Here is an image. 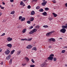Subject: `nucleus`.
<instances>
[{
    "label": "nucleus",
    "instance_id": "nucleus-52",
    "mask_svg": "<svg viewBox=\"0 0 67 67\" xmlns=\"http://www.w3.org/2000/svg\"><path fill=\"white\" fill-rule=\"evenodd\" d=\"M3 22H5V20L4 19L3 20Z\"/></svg>",
    "mask_w": 67,
    "mask_h": 67
},
{
    "label": "nucleus",
    "instance_id": "nucleus-13",
    "mask_svg": "<svg viewBox=\"0 0 67 67\" xmlns=\"http://www.w3.org/2000/svg\"><path fill=\"white\" fill-rule=\"evenodd\" d=\"M42 14H43V15L44 16H45V15H47V13L45 12H44L43 13H42Z\"/></svg>",
    "mask_w": 67,
    "mask_h": 67
},
{
    "label": "nucleus",
    "instance_id": "nucleus-7",
    "mask_svg": "<svg viewBox=\"0 0 67 67\" xmlns=\"http://www.w3.org/2000/svg\"><path fill=\"white\" fill-rule=\"evenodd\" d=\"M46 3H47V1H46L42 3L41 4L43 6H45Z\"/></svg>",
    "mask_w": 67,
    "mask_h": 67
},
{
    "label": "nucleus",
    "instance_id": "nucleus-41",
    "mask_svg": "<svg viewBox=\"0 0 67 67\" xmlns=\"http://www.w3.org/2000/svg\"><path fill=\"white\" fill-rule=\"evenodd\" d=\"M50 56H54V54L52 53L51 54H50Z\"/></svg>",
    "mask_w": 67,
    "mask_h": 67
},
{
    "label": "nucleus",
    "instance_id": "nucleus-33",
    "mask_svg": "<svg viewBox=\"0 0 67 67\" xmlns=\"http://www.w3.org/2000/svg\"><path fill=\"white\" fill-rule=\"evenodd\" d=\"M26 65V63H23L22 64V65L23 66H25Z\"/></svg>",
    "mask_w": 67,
    "mask_h": 67
},
{
    "label": "nucleus",
    "instance_id": "nucleus-39",
    "mask_svg": "<svg viewBox=\"0 0 67 67\" xmlns=\"http://www.w3.org/2000/svg\"><path fill=\"white\" fill-rule=\"evenodd\" d=\"M40 8V7L37 6V7H36V9H39Z\"/></svg>",
    "mask_w": 67,
    "mask_h": 67
},
{
    "label": "nucleus",
    "instance_id": "nucleus-5",
    "mask_svg": "<svg viewBox=\"0 0 67 67\" xmlns=\"http://www.w3.org/2000/svg\"><path fill=\"white\" fill-rule=\"evenodd\" d=\"M11 57V54H9L7 57L6 59L7 60L9 59H10Z\"/></svg>",
    "mask_w": 67,
    "mask_h": 67
},
{
    "label": "nucleus",
    "instance_id": "nucleus-21",
    "mask_svg": "<svg viewBox=\"0 0 67 67\" xmlns=\"http://www.w3.org/2000/svg\"><path fill=\"white\" fill-rule=\"evenodd\" d=\"M43 10H43L42 8H41L39 9V11H40V12H43Z\"/></svg>",
    "mask_w": 67,
    "mask_h": 67
},
{
    "label": "nucleus",
    "instance_id": "nucleus-63",
    "mask_svg": "<svg viewBox=\"0 0 67 67\" xmlns=\"http://www.w3.org/2000/svg\"><path fill=\"white\" fill-rule=\"evenodd\" d=\"M60 40H62V39H63V38H60Z\"/></svg>",
    "mask_w": 67,
    "mask_h": 67
},
{
    "label": "nucleus",
    "instance_id": "nucleus-14",
    "mask_svg": "<svg viewBox=\"0 0 67 67\" xmlns=\"http://www.w3.org/2000/svg\"><path fill=\"white\" fill-rule=\"evenodd\" d=\"M35 14V12L34 11H32L31 13V15H34Z\"/></svg>",
    "mask_w": 67,
    "mask_h": 67
},
{
    "label": "nucleus",
    "instance_id": "nucleus-42",
    "mask_svg": "<svg viewBox=\"0 0 67 67\" xmlns=\"http://www.w3.org/2000/svg\"><path fill=\"white\" fill-rule=\"evenodd\" d=\"M37 0H32V2H37Z\"/></svg>",
    "mask_w": 67,
    "mask_h": 67
},
{
    "label": "nucleus",
    "instance_id": "nucleus-50",
    "mask_svg": "<svg viewBox=\"0 0 67 67\" xmlns=\"http://www.w3.org/2000/svg\"><path fill=\"white\" fill-rule=\"evenodd\" d=\"M24 41H27V39L25 38V39H24Z\"/></svg>",
    "mask_w": 67,
    "mask_h": 67
},
{
    "label": "nucleus",
    "instance_id": "nucleus-57",
    "mask_svg": "<svg viewBox=\"0 0 67 67\" xmlns=\"http://www.w3.org/2000/svg\"><path fill=\"white\" fill-rule=\"evenodd\" d=\"M2 14L1 13H0V16H1Z\"/></svg>",
    "mask_w": 67,
    "mask_h": 67
},
{
    "label": "nucleus",
    "instance_id": "nucleus-26",
    "mask_svg": "<svg viewBox=\"0 0 67 67\" xmlns=\"http://www.w3.org/2000/svg\"><path fill=\"white\" fill-rule=\"evenodd\" d=\"M15 12V11H12L11 12V13H10V14H13Z\"/></svg>",
    "mask_w": 67,
    "mask_h": 67
},
{
    "label": "nucleus",
    "instance_id": "nucleus-4",
    "mask_svg": "<svg viewBox=\"0 0 67 67\" xmlns=\"http://www.w3.org/2000/svg\"><path fill=\"white\" fill-rule=\"evenodd\" d=\"M7 41H8V42H10V41H12V38L9 37L7 38Z\"/></svg>",
    "mask_w": 67,
    "mask_h": 67
},
{
    "label": "nucleus",
    "instance_id": "nucleus-38",
    "mask_svg": "<svg viewBox=\"0 0 67 67\" xmlns=\"http://www.w3.org/2000/svg\"><path fill=\"white\" fill-rule=\"evenodd\" d=\"M27 23L28 24H30L31 23V21H27Z\"/></svg>",
    "mask_w": 67,
    "mask_h": 67
},
{
    "label": "nucleus",
    "instance_id": "nucleus-48",
    "mask_svg": "<svg viewBox=\"0 0 67 67\" xmlns=\"http://www.w3.org/2000/svg\"><path fill=\"white\" fill-rule=\"evenodd\" d=\"M11 2H13L14 1V0H10Z\"/></svg>",
    "mask_w": 67,
    "mask_h": 67
},
{
    "label": "nucleus",
    "instance_id": "nucleus-37",
    "mask_svg": "<svg viewBox=\"0 0 67 67\" xmlns=\"http://www.w3.org/2000/svg\"><path fill=\"white\" fill-rule=\"evenodd\" d=\"M4 63V62L3 61H2V62H1L0 63L1 65H3V64Z\"/></svg>",
    "mask_w": 67,
    "mask_h": 67
},
{
    "label": "nucleus",
    "instance_id": "nucleus-16",
    "mask_svg": "<svg viewBox=\"0 0 67 67\" xmlns=\"http://www.w3.org/2000/svg\"><path fill=\"white\" fill-rule=\"evenodd\" d=\"M15 52V50H13V51H12L10 52V54H11V55H12L13 54V53H14V52Z\"/></svg>",
    "mask_w": 67,
    "mask_h": 67
},
{
    "label": "nucleus",
    "instance_id": "nucleus-11",
    "mask_svg": "<svg viewBox=\"0 0 67 67\" xmlns=\"http://www.w3.org/2000/svg\"><path fill=\"white\" fill-rule=\"evenodd\" d=\"M7 46L9 47V48H11L12 46V44H9L7 45Z\"/></svg>",
    "mask_w": 67,
    "mask_h": 67
},
{
    "label": "nucleus",
    "instance_id": "nucleus-28",
    "mask_svg": "<svg viewBox=\"0 0 67 67\" xmlns=\"http://www.w3.org/2000/svg\"><path fill=\"white\" fill-rule=\"evenodd\" d=\"M25 58L27 61H29V58L27 57H25Z\"/></svg>",
    "mask_w": 67,
    "mask_h": 67
},
{
    "label": "nucleus",
    "instance_id": "nucleus-32",
    "mask_svg": "<svg viewBox=\"0 0 67 67\" xmlns=\"http://www.w3.org/2000/svg\"><path fill=\"white\" fill-rule=\"evenodd\" d=\"M40 27V26L39 25H37L36 27V29H39V28Z\"/></svg>",
    "mask_w": 67,
    "mask_h": 67
},
{
    "label": "nucleus",
    "instance_id": "nucleus-9",
    "mask_svg": "<svg viewBox=\"0 0 67 67\" xmlns=\"http://www.w3.org/2000/svg\"><path fill=\"white\" fill-rule=\"evenodd\" d=\"M53 57H49L48 58V59L49 60H53Z\"/></svg>",
    "mask_w": 67,
    "mask_h": 67
},
{
    "label": "nucleus",
    "instance_id": "nucleus-44",
    "mask_svg": "<svg viewBox=\"0 0 67 67\" xmlns=\"http://www.w3.org/2000/svg\"><path fill=\"white\" fill-rule=\"evenodd\" d=\"M22 18V16H20L19 17V20H21V18Z\"/></svg>",
    "mask_w": 67,
    "mask_h": 67
},
{
    "label": "nucleus",
    "instance_id": "nucleus-19",
    "mask_svg": "<svg viewBox=\"0 0 67 67\" xmlns=\"http://www.w3.org/2000/svg\"><path fill=\"white\" fill-rule=\"evenodd\" d=\"M53 14L54 15V17H56V16H57V15L55 14L54 13H53Z\"/></svg>",
    "mask_w": 67,
    "mask_h": 67
},
{
    "label": "nucleus",
    "instance_id": "nucleus-30",
    "mask_svg": "<svg viewBox=\"0 0 67 67\" xmlns=\"http://www.w3.org/2000/svg\"><path fill=\"white\" fill-rule=\"evenodd\" d=\"M43 27L45 28H47V27H48V26L47 25H44L43 26Z\"/></svg>",
    "mask_w": 67,
    "mask_h": 67
},
{
    "label": "nucleus",
    "instance_id": "nucleus-31",
    "mask_svg": "<svg viewBox=\"0 0 67 67\" xmlns=\"http://www.w3.org/2000/svg\"><path fill=\"white\" fill-rule=\"evenodd\" d=\"M65 52H66V51L65 50H63L62 51V53H65Z\"/></svg>",
    "mask_w": 67,
    "mask_h": 67
},
{
    "label": "nucleus",
    "instance_id": "nucleus-23",
    "mask_svg": "<svg viewBox=\"0 0 67 67\" xmlns=\"http://www.w3.org/2000/svg\"><path fill=\"white\" fill-rule=\"evenodd\" d=\"M24 4V3H23V2H22V1H21V2H20V5H23V4Z\"/></svg>",
    "mask_w": 67,
    "mask_h": 67
},
{
    "label": "nucleus",
    "instance_id": "nucleus-47",
    "mask_svg": "<svg viewBox=\"0 0 67 67\" xmlns=\"http://www.w3.org/2000/svg\"><path fill=\"white\" fill-rule=\"evenodd\" d=\"M4 35H5V33H4L3 34H2V35H1V36H4Z\"/></svg>",
    "mask_w": 67,
    "mask_h": 67
},
{
    "label": "nucleus",
    "instance_id": "nucleus-29",
    "mask_svg": "<svg viewBox=\"0 0 67 67\" xmlns=\"http://www.w3.org/2000/svg\"><path fill=\"white\" fill-rule=\"evenodd\" d=\"M20 53H21V51H18L17 52V54H18V55H20Z\"/></svg>",
    "mask_w": 67,
    "mask_h": 67
},
{
    "label": "nucleus",
    "instance_id": "nucleus-60",
    "mask_svg": "<svg viewBox=\"0 0 67 67\" xmlns=\"http://www.w3.org/2000/svg\"><path fill=\"white\" fill-rule=\"evenodd\" d=\"M48 47H49V48H51V46H49Z\"/></svg>",
    "mask_w": 67,
    "mask_h": 67
},
{
    "label": "nucleus",
    "instance_id": "nucleus-24",
    "mask_svg": "<svg viewBox=\"0 0 67 67\" xmlns=\"http://www.w3.org/2000/svg\"><path fill=\"white\" fill-rule=\"evenodd\" d=\"M25 18H22L21 19V21L22 22V21H25Z\"/></svg>",
    "mask_w": 67,
    "mask_h": 67
},
{
    "label": "nucleus",
    "instance_id": "nucleus-40",
    "mask_svg": "<svg viewBox=\"0 0 67 67\" xmlns=\"http://www.w3.org/2000/svg\"><path fill=\"white\" fill-rule=\"evenodd\" d=\"M27 8H28L29 9H30L31 7V6L30 5H29L27 7Z\"/></svg>",
    "mask_w": 67,
    "mask_h": 67
},
{
    "label": "nucleus",
    "instance_id": "nucleus-22",
    "mask_svg": "<svg viewBox=\"0 0 67 67\" xmlns=\"http://www.w3.org/2000/svg\"><path fill=\"white\" fill-rule=\"evenodd\" d=\"M32 49L33 50H34L35 51H36V50H37V49H36V47H35L33 48Z\"/></svg>",
    "mask_w": 67,
    "mask_h": 67
},
{
    "label": "nucleus",
    "instance_id": "nucleus-58",
    "mask_svg": "<svg viewBox=\"0 0 67 67\" xmlns=\"http://www.w3.org/2000/svg\"><path fill=\"white\" fill-rule=\"evenodd\" d=\"M21 41H24V39H21Z\"/></svg>",
    "mask_w": 67,
    "mask_h": 67
},
{
    "label": "nucleus",
    "instance_id": "nucleus-3",
    "mask_svg": "<svg viewBox=\"0 0 67 67\" xmlns=\"http://www.w3.org/2000/svg\"><path fill=\"white\" fill-rule=\"evenodd\" d=\"M66 29L63 28L60 30V32H62V33H65V32H66Z\"/></svg>",
    "mask_w": 67,
    "mask_h": 67
},
{
    "label": "nucleus",
    "instance_id": "nucleus-36",
    "mask_svg": "<svg viewBox=\"0 0 67 67\" xmlns=\"http://www.w3.org/2000/svg\"><path fill=\"white\" fill-rule=\"evenodd\" d=\"M34 66H35V65L33 64L31 65H30V67H34Z\"/></svg>",
    "mask_w": 67,
    "mask_h": 67
},
{
    "label": "nucleus",
    "instance_id": "nucleus-15",
    "mask_svg": "<svg viewBox=\"0 0 67 67\" xmlns=\"http://www.w3.org/2000/svg\"><path fill=\"white\" fill-rule=\"evenodd\" d=\"M37 31V29H34L32 30L33 33H35V32H36V31Z\"/></svg>",
    "mask_w": 67,
    "mask_h": 67
},
{
    "label": "nucleus",
    "instance_id": "nucleus-6",
    "mask_svg": "<svg viewBox=\"0 0 67 67\" xmlns=\"http://www.w3.org/2000/svg\"><path fill=\"white\" fill-rule=\"evenodd\" d=\"M62 27L63 29H67V24H66L65 26L62 25Z\"/></svg>",
    "mask_w": 67,
    "mask_h": 67
},
{
    "label": "nucleus",
    "instance_id": "nucleus-8",
    "mask_svg": "<svg viewBox=\"0 0 67 67\" xmlns=\"http://www.w3.org/2000/svg\"><path fill=\"white\" fill-rule=\"evenodd\" d=\"M10 51L9 50H7L6 51H5V53L7 55H8L10 53Z\"/></svg>",
    "mask_w": 67,
    "mask_h": 67
},
{
    "label": "nucleus",
    "instance_id": "nucleus-61",
    "mask_svg": "<svg viewBox=\"0 0 67 67\" xmlns=\"http://www.w3.org/2000/svg\"><path fill=\"white\" fill-rule=\"evenodd\" d=\"M42 1L43 2H45V0H42Z\"/></svg>",
    "mask_w": 67,
    "mask_h": 67
},
{
    "label": "nucleus",
    "instance_id": "nucleus-46",
    "mask_svg": "<svg viewBox=\"0 0 67 67\" xmlns=\"http://www.w3.org/2000/svg\"><path fill=\"white\" fill-rule=\"evenodd\" d=\"M65 7H66V8H67V3L65 4Z\"/></svg>",
    "mask_w": 67,
    "mask_h": 67
},
{
    "label": "nucleus",
    "instance_id": "nucleus-35",
    "mask_svg": "<svg viewBox=\"0 0 67 67\" xmlns=\"http://www.w3.org/2000/svg\"><path fill=\"white\" fill-rule=\"evenodd\" d=\"M52 2H53V3H55L56 2V1H55V0H52Z\"/></svg>",
    "mask_w": 67,
    "mask_h": 67
},
{
    "label": "nucleus",
    "instance_id": "nucleus-45",
    "mask_svg": "<svg viewBox=\"0 0 67 67\" xmlns=\"http://www.w3.org/2000/svg\"><path fill=\"white\" fill-rule=\"evenodd\" d=\"M31 61L32 63H35V62H34V60H33V59H32Z\"/></svg>",
    "mask_w": 67,
    "mask_h": 67
},
{
    "label": "nucleus",
    "instance_id": "nucleus-59",
    "mask_svg": "<svg viewBox=\"0 0 67 67\" xmlns=\"http://www.w3.org/2000/svg\"><path fill=\"white\" fill-rule=\"evenodd\" d=\"M65 67H67V65L66 64H65Z\"/></svg>",
    "mask_w": 67,
    "mask_h": 67
},
{
    "label": "nucleus",
    "instance_id": "nucleus-49",
    "mask_svg": "<svg viewBox=\"0 0 67 67\" xmlns=\"http://www.w3.org/2000/svg\"><path fill=\"white\" fill-rule=\"evenodd\" d=\"M49 20H52L53 19V18H49Z\"/></svg>",
    "mask_w": 67,
    "mask_h": 67
},
{
    "label": "nucleus",
    "instance_id": "nucleus-17",
    "mask_svg": "<svg viewBox=\"0 0 67 67\" xmlns=\"http://www.w3.org/2000/svg\"><path fill=\"white\" fill-rule=\"evenodd\" d=\"M26 31V29H24L22 31L23 33H24Z\"/></svg>",
    "mask_w": 67,
    "mask_h": 67
},
{
    "label": "nucleus",
    "instance_id": "nucleus-56",
    "mask_svg": "<svg viewBox=\"0 0 67 67\" xmlns=\"http://www.w3.org/2000/svg\"><path fill=\"white\" fill-rule=\"evenodd\" d=\"M63 48H67V47L65 46L63 47Z\"/></svg>",
    "mask_w": 67,
    "mask_h": 67
},
{
    "label": "nucleus",
    "instance_id": "nucleus-54",
    "mask_svg": "<svg viewBox=\"0 0 67 67\" xmlns=\"http://www.w3.org/2000/svg\"><path fill=\"white\" fill-rule=\"evenodd\" d=\"M2 52V49H0V53Z\"/></svg>",
    "mask_w": 67,
    "mask_h": 67
},
{
    "label": "nucleus",
    "instance_id": "nucleus-20",
    "mask_svg": "<svg viewBox=\"0 0 67 67\" xmlns=\"http://www.w3.org/2000/svg\"><path fill=\"white\" fill-rule=\"evenodd\" d=\"M33 33H34L33 32V31L32 30V31H31L30 32H29V34H33Z\"/></svg>",
    "mask_w": 67,
    "mask_h": 67
},
{
    "label": "nucleus",
    "instance_id": "nucleus-62",
    "mask_svg": "<svg viewBox=\"0 0 67 67\" xmlns=\"http://www.w3.org/2000/svg\"><path fill=\"white\" fill-rule=\"evenodd\" d=\"M27 0H23V1H26Z\"/></svg>",
    "mask_w": 67,
    "mask_h": 67
},
{
    "label": "nucleus",
    "instance_id": "nucleus-55",
    "mask_svg": "<svg viewBox=\"0 0 67 67\" xmlns=\"http://www.w3.org/2000/svg\"><path fill=\"white\" fill-rule=\"evenodd\" d=\"M4 8V7H1V9H3Z\"/></svg>",
    "mask_w": 67,
    "mask_h": 67
},
{
    "label": "nucleus",
    "instance_id": "nucleus-53",
    "mask_svg": "<svg viewBox=\"0 0 67 67\" xmlns=\"http://www.w3.org/2000/svg\"><path fill=\"white\" fill-rule=\"evenodd\" d=\"M32 40V39H28L27 40V41H31Z\"/></svg>",
    "mask_w": 67,
    "mask_h": 67
},
{
    "label": "nucleus",
    "instance_id": "nucleus-2",
    "mask_svg": "<svg viewBox=\"0 0 67 67\" xmlns=\"http://www.w3.org/2000/svg\"><path fill=\"white\" fill-rule=\"evenodd\" d=\"M47 65V64L45 62H44V63L42 64L41 66L42 67H46Z\"/></svg>",
    "mask_w": 67,
    "mask_h": 67
},
{
    "label": "nucleus",
    "instance_id": "nucleus-25",
    "mask_svg": "<svg viewBox=\"0 0 67 67\" xmlns=\"http://www.w3.org/2000/svg\"><path fill=\"white\" fill-rule=\"evenodd\" d=\"M10 61L9 62V64H12V59H10Z\"/></svg>",
    "mask_w": 67,
    "mask_h": 67
},
{
    "label": "nucleus",
    "instance_id": "nucleus-1",
    "mask_svg": "<svg viewBox=\"0 0 67 67\" xmlns=\"http://www.w3.org/2000/svg\"><path fill=\"white\" fill-rule=\"evenodd\" d=\"M55 31H51L50 32H48L47 34H46V36H48V37H49L52 35V34L54 33Z\"/></svg>",
    "mask_w": 67,
    "mask_h": 67
},
{
    "label": "nucleus",
    "instance_id": "nucleus-12",
    "mask_svg": "<svg viewBox=\"0 0 67 67\" xmlns=\"http://www.w3.org/2000/svg\"><path fill=\"white\" fill-rule=\"evenodd\" d=\"M31 47H32V46L30 45H29L28 46L26 47V48H29V49L31 48Z\"/></svg>",
    "mask_w": 67,
    "mask_h": 67
},
{
    "label": "nucleus",
    "instance_id": "nucleus-18",
    "mask_svg": "<svg viewBox=\"0 0 67 67\" xmlns=\"http://www.w3.org/2000/svg\"><path fill=\"white\" fill-rule=\"evenodd\" d=\"M34 18H30V21L31 22H32V21H34Z\"/></svg>",
    "mask_w": 67,
    "mask_h": 67
},
{
    "label": "nucleus",
    "instance_id": "nucleus-10",
    "mask_svg": "<svg viewBox=\"0 0 67 67\" xmlns=\"http://www.w3.org/2000/svg\"><path fill=\"white\" fill-rule=\"evenodd\" d=\"M49 40L51 41H53V42H55V41H56V40H55V39L53 38H51L49 39Z\"/></svg>",
    "mask_w": 67,
    "mask_h": 67
},
{
    "label": "nucleus",
    "instance_id": "nucleus-51",
    "mask_svg": "<svg viewBox=\"0 0 67 67\" xmlns=\"http://www.w3.org/2000/svg\"><path fill=\"white\" fill-rule=\"evenodd\" d=\"M2 4H3L4 5H5V3H4V2H2Z\"/></svg>",
    "mask_w": 67,
    "mask_h": 67
},
{
    "label": "nucleus",
    "instance_id": "nucleus-43",
    "mask_svg": "<svg viewBox=\"0 0 67 67\" xmlns=\"http://www.w3.org/2000/svg\"><path fill=\"white\" fill-rule=\"evenodd\" d=\"M56 59H57L56 58H53V60H54V61H56Z\"/></svg>",
    "mask_w": 67,
    "mask_h": 67
},
{
    "label": "nucleus",
    "instance_id": "nucleus-34",
    "mask_svg": "<svg viewBox=\"0 0 67 67\" xmlns=\"http://www.w3.org/2000/svg\"><path fill=\"white\" fill-rule=\"evenodd\" d=\"M32 28H33V26H30L29 28V29L30 30V29H32Z\"/></svg>",
    "mask_w": 67,
    "mask_h": 67
},
{
    "label": "nucleus",
    "instance_id": "nucleus-27",
    "mask_svg": "<svg viewBox=\"0 0 67 67\" xmlns=\"http://www.w3.org/2000/svg\"><path fill=\"white\" fill-rule=\"evenodd\" d=\"M44 10H46V11H48L49 10V8H44Z\"/></svg>",
    "mask_w": 67,
    "mask_h": 67
},
{
    "label": "nucleus",
    "instance_id": "nucleus-64",
    "mask_svg": "<svg viewBox=\"0 0 67 67\" xmlns=\"http://www.w3.org/2000/svg\"><path fill=\"white\" fill-rule=\"evenodd\" d=\"M25 5V4H24L23 5V7H24V6Z\"/></svg>",
    "mask_w": 67,
    "mask_h": 67
}]
</instances>
